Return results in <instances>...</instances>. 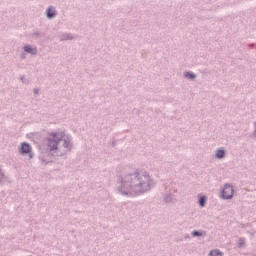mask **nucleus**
<instances>
[{"label": "nucleus", "instance_id": "nucleus-7", "mask_svg": "<svg viewBox=\"0 0 256 256\" xmlns=\"http://www.w3.org/2000/svg\"><path fill=\"white\" fill-rule=\"evenodd\" d=\"M78 35H73L71 33H64L60 37V41H73V39H77Z\"/></svg>", "mask_w": 256, "mask_h": 256}, {"label": "nucleus", "instance_id": "nucleus-18", "mask_svg": "<svg viewBox=\"0 0 256 256\" xmlns=\"http://www.w3.org/2000/svg\"><path fill=\"white\" fill-rule=\"evenodd\" d=\"M33 93H34V95H39V89L35 88V89L33 90Z\"/></svg>", "mask_w": 256, "mask_h": 256}, {"label": "nucleus", "instance_id": "nucleus-3", "mask_svg": "<svg viewBox=\"0 0 256 256\" xmlns=\"http://www.w3.org/2000/svg\"><path fill=\"white\" fill-rule=\"evenodd\" d=\"M235 193V189L230 184H225L224 188L221 191L222 199L229 200L233 199V194Z\"/></svg>", "mask_w": 256, "mask_h": 256}, {"label": "nucleus", "instance_id": "nucleus-5", "mask_svg": "<svg viewBox=\"0 0 256 256\" xmlns=\"http://www.w3.org/2000/svg\"><path fill=\"white\" fill-rule=\"evenodd\" d=\"M46 17L47 19H55L57 17V9L55 6H49L46 9Z\"/></svg>", "mask_w": 256, "mask_h": 256}, {"label": "nucleus", "instance_id": "nucleus-14", "mask_svg": "<svg viewBox=\"0 0 256 256\" xmlns=\"http://www.w3.org/2000/svg\"><path fill=\"white\" fill-rule=\"evenodd\" d=\"M198 203H199L200 207H205V205L207 203V196H200L198 199Z\"/></svg>", "mask_w": 256, "mask_h": 256}, {"label": "nucleus", "instance_id": "nucleus-2", "mask_svg": "<svg viewBox=\"0 0 256 256\" xmlns=\"http://www.w3.org/2000/svg\"><path fill=\"white\" fill-rule=\"evenodd\" d=\"M46 141L47 149L52 157H63L73 149L71 138L65 136V132H52L48 135Z\"/></svg>", "mask_w": 256, "mask_h": 256}, {"label": "nucleus", "instance_id": "nucleus-9", "mask_svg": "<svg viewBox=\"0 0 256 256\" xmlns=\"http://www.w3.org/2000/svg\"><path fill=\"white\" fill-rule=\"evenodd\" d=\"M227 155V152L224 148H218L215 153L216 159H225V156Z\"/></svg>", "mask_w": 256, "mask_h": 256}, {"label": "nucleus", "instance_id": "nucleus-12", "mask_svg": "<svg viewBox=\"0 0 256 256\" xmlns=\"http://www.w3.org/2000/svg\"><path fill=\"white\" fill-rule=\"evenodd\" d=\"M192 237H203V235H206L205 231H201V230H194L191 233Z\"/></svg>", "mask_w": 256, "mask_h": 256}, {"label": "nucleus", "instance_id": "nucleus-6", "mask_svg": "<svg viewBox=\"0 0 256 256\" xmlns=\"http://www.w3.org/2000/svg\"><path fill=\"white\" fill-rule=\"evenodd\" d=\"M163 201L164 203H177V198L171 193H166L164 194Z\"/></svg>", "mask_w": 256, "mask_h": 256}, {"label": "nucleus", "instance_id": "nucleus-21", "mask_svg": "<svg viewBox=\"0 0 256 256\" xmlns=\"http://www.w3.org/2000/svg\"><path fill=\"white\" fill-rule=\"evenodd\" d=\"M21 59H25V54H22V55H21Z\"/></svg>", "mask_w": 256, "mask_h": 256}, {"label": "nucleus", "instance_id": "nucleus-22", "mask_svg": "<svg viewBox=\"0 0 256 256\" xmlns=\"http://www.w3.org/2000/svg\"><path fill=\"white\" fill-rule=\"evenodd\" d=\"M112 146L115 147V142L112 143Z\"/></svg>", "mask_w": 256, "mask_h": 256}, {"label": "nucleus", "instance_id": "nucleus-17", "mask_svg": "<svg viewBox=\"0 0 256 256\" xmlns=\"http://www.w3.org/2000/svg\"><path fill=\"white\" fill-rule=\"evenodd\" d=\"M254 127H255V129H254L253 133L251 134V137L253 139H256V122H254Z\"/></svg>", "mask_w": 256, "mask_h": 256}, {"label": "nucleus", "instance_id": "nucleus-13", "mask_svg": "<svg viewBox=\"0 0 256 256\" xmlns=\"http://www.w3.org/2000/svg\"><path fill=\"white\" fill-rule=\"evenodd\" d=\"M208 256H223V252L219 249H214L209 252Z\"/></svg>", "mask_w": 256, "mask_h": 256}, {"label": "nucleus", "instance_id": "nucleus-4", "mask_svg": "<svg viewBox=\"0 0 256 256\" xmlns=\"http://www.w3.org/2000/svg\"><path fill=\"white\" fill-rule=\"evenodd\" d=\"M19 153H21V155H31V145L27 142H23L19 149Z\"/></svg>", "mask_w": 256, "mask_h": 256}, {"label": "nucleus", "instance_id": "nucleus-20", "mask_svg": "<svg viewBox=\"0 0 256 256\" xmlns=\"http://www.w3.org/2000/svg\"><path fill=\"white\" fill-rule=\"evenodd\" d=\"M163 187H164V190H166V191H167V185H166V184H164V185H163Z\"/></svg>", "mask_w": 256, "mask_h": 256}, {"label": "nucleus", "instance_id": "nucleus-10", "mask_svg": "<svg viewBox=\"0 0 256 256\" xmlns=\"http://www.w3.org/2000/svg\"><path fill=\"white\" fill-rule=\"evenodd\" d=\"M23 49H24L25 53H29L30 55H37L36 47L33 48V46H31V45H25Z\"/></svg>", "mask_w": 256, "mask_h": 256}, {"label": "nucleus", "instance_id": "nucleus-15", "mask_svg": "<svg viewBox=\"0 0 256 256\" xmlns=\"http://www.w3.org/2000/svg\"><path fill=\"white\" fill-rule=\"evenodd\" d=\"M238 247L239 249H243V247H245V238H240L238 240Z\"/></svg>", "mask_w": 256, "mask_h": 256}, {"label": "nucleus", "instance_id": "nucleus-16", "mask_svg": "<svg viewBox=\"0 0 256 256\" xmlns=\"http://www.w3.org/2000/svg\"><path fill=\"white\" fill-rule=\"evenodd\" d=\"M5 179V174L0 170V185L3 183V180Z\"/></svg>", "mask_w": 256, "mask_h": 256}, {"label": "nucleus", "instance_id": "nucleus-1", "mask_svg": "<svg viewBox=\"0 0 256 256\" xmlns=\"http://www.w3.org/2000/svg\"><path fill=\"white\" fill-rule=\"evenodd\" d=\"M155 187V181L145 170H136L120 178L117 193L124 197H139Z\"/></svg>", "mask_w": 256, "mask_h": 256}, {"label": "nucleus", "instance_id": "nucleus-8", "mask_svg": "<svg viewBox=\"0 0 256 256\" xmlns=\"http://www.w3.org/2000/svg\"><path fill=\"white\" fill-rule=\"evenodd\" d=\"M33 39H45V33L41 32V30L36 29L31 34Z\"/></svg>", "mask_w": 256, "mask_h": 256}, {"label": "nucleus", "instance_id": "nucleus-11", "mask_svg": "<svg viewBox=\"0 0 256 256\" xmlns=\"http://www.w3.org/2000/svg\"><path fill=\"white\" fill-rule=\"evenodd\" d=\"M183 75L185 79H189V81H195V79H197V75L192 71H185Z\"/></svg>", "mask_w": 256, "mask_h": 256}, {"label": "nucleus", "instance_id": "nucleus-24", "mask_svg": "<svg viewBox=\"0 0 256 256\" xmlns=\"http://www.w3.org/2000/svg\"><path fill=\"white\" fill-rule=\"evenodd\" d=\"M254 44H250V47H253Z\"/></svg>", "mask_w": 256, "mask_h": 256}, {"label": "nucleus", "instance_id": "nucleus-23", "mask_svg": "<svg viewBox=\"0 0 256 256\" xmlns=\"http://www.w3.org/2000/svg\"><path fill=\"white\" fill-rule=\"evenodd\" d=\"M174 193H177V189L174 190Z\"/></svg>", "mask_w": 256, "mask_h": 256}, {"label": "nucleus", "instance_id": "nucleus-19", "mask_svg": "<svg viewBox=\"0 0 256 256\" xmlns=\"http://www.w3.org/2000/svg\"><path fill=\"white\" fill-rule=\"evenodd\" d=\"M25 80V76H20V81H24Z\"/></svg>", "mask_w": 256, "mask_h": 256}]
</instances>
